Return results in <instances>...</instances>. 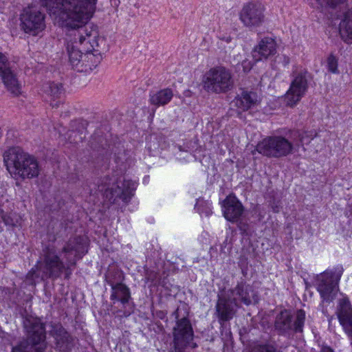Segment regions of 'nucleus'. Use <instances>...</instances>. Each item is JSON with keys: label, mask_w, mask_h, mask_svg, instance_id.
I'll use <instances>...</instances> for the list:
<instances>
[{"label": "nucleus", "mask_w": 352, "mask_h": 352, "mask_svg": "<svg viewBox=\"0 0 352 352\" xmlns=\"http://www.w3.org/2000/svg\"><path fill=\"white\" fill-rule=\"evenodd\" d=\"M294 135L298 138V141L294 140L293 144H294V148H299L301 146H303L305 143L309 142L310 140L314 138L312 134H309L308 132H300L299 131H296L294 133Z\"/></svg>", "instance_id": "nucleus-30"}, {"label": "nucleus", "mask_w": 352, "mask_h": 352, "mask_svg": "<svg viewBox=\"0 0 352 352\" xmlns=\"http://www.w3.org/2000/svg\"><path fill=\"white\" fill-rule=\"evenodd\" d=\"M0 217L6 226L14 227L19 223V218L16 213L5 214L3 212L2 214H0Z\"/></svg>", "instance_id": "nucleus-32"}, {"label": "nucleus", "mask_w": 352, "mask_h": 352, "mask_svg": "<svg viewBox=\"0 0 352 352\" xmlns=\"http://www.w3.org/2000/svg\"><path fill=\"white\" fill-rule=\"evenodd\" d=\"M321 5L326 4L331 8H336L338 5L346 4L347 0H317Z\"/></svg>", "instance_id": "nucleus-34"}, {"label": "nucleus", "mask_w": 352, "mask_h": 352, "mask_svg": "<svg viewBox=\"0 0 352 352\" xmlns=\"http://www.w3.org/2000/svg\"><path fill=\"white\" fill-rule=\"evenodd\" d=\"M322 312H323L324 314H326V311L322 310Z\"/></svg>", "instance_id": "nucleus-39"}, {"label": "nucleus", "mask_w": 352, "mask_h": 352, "mask_svg": "<svg viewBox=\"0 0 352 352\" xmlns=\"http://www.w3.org/2000/svg\"><path fill=\"white\" fill-rule=\"evenodd\" d=\"M96 3L97 0H43V5L56 16L61 25L69 30L74 43L90 45L84 54L85 71L92 70L102 60L100 53H93L98 52L94 48L100 40L98 32L90 25H85L94 13Z\"/></svg>", "instance_id": "nucleus-1"}, {"label": "nucleus", "mask_w": 352, "mask_h": 352, "mask_svg": "<svg viewBox=\"0 0 352 352\" xmlns=\"http://www.w3.org/2000/svg\"><path fill=\"white\" fill-rule=\"evenodd\" d=\"M173 315L175 316L176 324L173 327V344L175 352H184L183 349L186 346L193 338V330L190 320L184 317L179 319L178 309Z\"/></svg>", "instance_id": "nucleus-11"}, {"label": "nucleus", "mask_w": 352, "mask_h": 352, "mask_svg": "<svg viewBox=\"0 0 352 352\" xmlns=\"http://www.w3.org/2000/svg\"><path fill=\"white\" fill-rule=\"evenodd\" d=\"M265 8L258 1L245 3L240 12L239 19L243 25L250 30L261 26L265 21Z\"/></svg>", "instance_id": "nucleus-12"}, {"label": "nucleus", "mask_w": 352, "mask_h": 352, "mask_svg": "<svg viewBox=\"0 0 352 352\" xmlns=\"http://www.w3.org/2000/svg\"><path fill=\"white\" fill-rule=\"evenodd\" d=\"M44 91L54 99L60 98L63 92V88L60 83L54 82H48L44 86Z\"/></svg>", "instance_id": "nucleus-27"}, {"label": "nucleus", "mask_w": 352, "mask_h": 352, "mask_svg": "<svg viewBox=\"0 0 352 352\" xmlns=\"http://www.w3.org/2000/svg\"><path fill=\"white\" fill-rule=\"evenodd\" d=\"M204 87L208 92L226 93L233 87V80L229 69L223 66L210 69L204 76Z\"/></svg>", "instance_id": "nucleus-8"}, {"label": "nucleus", "mask_w": 352, "mask_h": 352, "mask_svg": "<svg viewBox=\"0 0 352 352\" xmlns=\"http://www.w3.org/2000/svg\"><path fill=\"white\" fill-rule=\"evenodd\" d=\"M23 324L27 336L12 347L11 352H44L47 343L45 327L41 319L30 316Z\"/></svg>", "instance_id": "nucleus-4"}, {"label": "nucleus", "mask_w": 352, "mask_h": 352, "mask_svg": "<svg viewBox=\"0 0 352 352\" xmlns=\"http://www.w3.org/2000/svg\"><path fill=\"white\" fill-rule=\"evenodd\" d=\"M337 315L340 324L351 339L352 346V305L347 297L339 299Z\"/></svg>", "instance_id": "nucleus-17"}, {"label": "nucleus", "mask_w": 352, "mask_h": 352, "mask_svg": "<svg viewBox=\"0 0 352 352\" xmlns=\"http://www.w3.org/2000/svg\"><path fill=\"white\" fill-rule=\"evenodd\" d=\"M50 334L55 340V349L58 352H70L74 346V338L60 323L51 325Z\"/></svg>", "instance_id": "nucleus-16"}, {"label": "nucleus", "mask_w": 352, "mask_h": 352, "mask_svg": "<svg viewBox=\"0 0 352 352\" xmlns=\"http://www.w3.org/2000/svg\"><path fill=\"white\" fill-rule=\"evenodd\" d=\"M274 211L276 212H278L279 211V208H278V206H276L275 208H274Z\"/></svg>", "instance_id": "nucleus-38"}, {"label": "nucleus", "mask_w": 352, "mask_h": 352, "mask_svg": "<svg viewBox=\"0 0 352 352\" xmlns=\"http://www.w3.org/2000/svg\"><path fill=\"white\" fill-rule=\"evenodd\" d=\"M339 34L345 43L352 44V9L343 13L339 24Z\"/></svg>", "instance_id": "nucleus-22"}, {"label": "nucleus", "mask_w": 352, "mask_h": 352, "mask_svg": "<svg viewBox=\"0 0 352 352\" xmlns=\"http://www.w3.org/2000/svg\"><path fill=\"white\" fill-rule=\"evenodd\" d=\"M111 287L110 299L113 301H120L123 305L127 303L131 298L129 288L122 283H111Z\"/></svg>", "instance_id": "nucleus-23"}, {"label": "nucleus", "mask_w": 352, "mask_h": 352, "mask_svg": "<svg viewBox=\"0 0 352 352\" xmlns=\"http://www.w3.org/2000/svg\"><path fill=\"white\" fill-rule=\"evenodd\" d=\"M20 19L21 29L25 33L35 35L45 27V15L34 7L29 6L24 8Z\"/></svg>", "instance_id": "nucleus-13"}, {"label": "nucleus", "mask_w": 352, "mask_h": 352, "mask_svg": "<svg viewBox=\"0 0 352 352\" xmlns=\"http://www.w3.org/2000/svg\"><path fill=\"white\" fill-rule=\"evenodd\" d=\"M231 298H235L237 296L241 302L245 305H250L254 302H257L258 298L256 292L250 285L244 282L239 283L234 289H228L226 292Z\"/></svg>", "instance_id": "nucleus-18"}, {"label": "nucleus", "mask_w": 352, "mask_h": 352, "mask_svg": "<svg viewBox=\"0 0 352 352\" xmlns=\"http://www.w3.org/2000/svg\"><path fill=\"white\" fill-rule=\"evenodd\" d=\"M90 144L94 149L104 151L103 155H108L113 152V148H111L107 135L104 136L100 131H96L94 133L90 140Z\"/></svg>", "instance_id": "nucleus-24"}, {"label": "nucleus", "mask_w": 352, "mask_h": 352, "mask_svg": "<svg viewBox=\"0 0 352 352\" xmlns=\"http://www.w3.org/2000/svg\"><path fill=\"white\" fill-rule=\"evenodd\" d=\"M6 170L14 179H34L40 174V166L36 158L24 151L19 146L10 147L3 155Z\"/></svg>", "instance_id": "nucleus-3"}, {"label": "nucleus", "mask_w": 352, "mask_h": 352, "mask_svg": "<svg viewBox=\"0 0 352 352\" xmlns=\"http://www.w3.org/2000/svg\"><path fill=\"white\" fill-rule=\"evenodd\" d=\"M67 52L69 60L72 67L76 68L78 72L84 71V64L85 58L84 54L73 45L67 46Z\"/></svg>", "instance_id": "nucleus-26"}, {"label": "nucleus", "mask_w": 352, "mask_h": 352, "mask_svg": "<svg viewBox=\"0 0 352 352\" xmlns=\"http://www.w3.org/2000/svg\"><path fill=\"white\" fill-rule=\"evenodd\" d=\"M250 352H281L269 342L255 343L250 346Z\"/></svg>", "instance_id": "nucleus-28"}, {"label": "nucleus", "mask_w": 352, "mask_h": 352, "mask_svg": "<svg viewBox=\"0 0 352 352\" xmlns=\"http://www.w3.org/2000/svg\"><path fill=\"white\" fill-rule=\"evenodd\" d=\"M0 77L8 91L14 96L21 94V87L16 74L7 56L1 52H0Z\"/></svg>", "instance_id": "nucleus-14"}, {"label": "nucleus", "mask_w": 352, "mask_h": 352, "mask_svg": "<svg viewBox=\"0 0 352 352\" xmlns=\"http://www.w3.org/2000/svg\"><path fill=\"white\" fill-rule=\"evenodd\" d=\"M320 352H334V351L329 346L322 345L320 349Z\"/></svg>", "instance_id": "nucleus-35"}, {"label": "nucleus", "mask_w": 352, "mask_h": 352, "mask_svg": "<svg viewBox=\"0 0 352 352\" xmlns=\"http://www.w3.org/2000/svg\"><path fill=\"white\" fill-rule=\"evenodd\" d=\"M224 217L229 221H237L244 211V208L239 200L235 197H227L223 203Z\"/></svg>", "instance_id": "nucleus-19"}, {"label": "nucleus", "mask_w": 352, "mask_h": 352, "mask_svg": "<svg viewBox=\"0 0 352 352\" xmlns=\"http://www.w3.org/2000/svg\"><path fill=\"white\" fill-rule=\"evenodd\" d=\"M238 307L237 299L231 298L225 292L218 296L215 309L216 314L220 324L232 320L236 313Z\"/></svg>", "instance_id": "nucleus-15"}, {"label": "nucleus", "mask_w": 352, "mask_h": 352, "mask_svg": "<svg viewBox=\"0 0 352 352\" xmlns=\"http://www.w3.org/2000/svg\"><path fill=\"white\" fill-rule=\"evenodd\" d=\"M338 58L333 54H329L327 58V70L332 73L338 74L340 71L338 68Z\"/></svg>", "instance_id": "nucleus-31"}, {"label": "nucleus", "mask_w": 352, "mask_h": 352, "mask_svg": "<svg viewBox=\"0 0 352 352\" xmlns=\"http://www.w3.org/2000/svg\"><path fill=\"white\" fill-rule=\"evenodd\" d=\"M310 74L306 69L300 68L292 72V80L289 89L285 95L287 106L296 105L305 95L308 89Z\"/></svg>", "instance_id": "nucleus-10"}, {"label": "nucleus", "mask_w": 352, "mask_h": 352, "mask_svg": "<svg viewBox=\"0 0 352 352\" xmlns=\"http://www.w3.org/2000/svg\"><path fill=\"white\" fill-rule=\"evenodd\" d=\"M342 265H337L333 270H327L318 274L316 278L317 291L323 301L331 302L338 292V283L343 274Z\"/></svg>", "instance_id": "nucleus-6"}, {"label": "nucleus", "mask_w": 352, "mask_h": 352, "mask_svg": "<svg viewBox=\"0 0 352 352\" xmlns=\"http://www.w3.org/2000/svg\"><path fill=\"white\" fill-rule=\"evenodd\" d=\"M69 243L61 250L57 249L54 243H45L43 252L36 262V265L27 274L28 278L34 277L41 279H56L65 271V278H69L72 274L71 267L76 265V261L81 258L87 252H80L83 248L82 243Z\"/></svg>", "instance_id": "nucleus-2"}, {"label": "nucleus", "mask_w": 352, "mask_h": 352, "mask_svg": "<svg viewBox=\"0 0 352 352\" xmlns=\"http://www.w3.org/2000/svg\"><path fill=\"white\" fill-rule=\"evenodd\" d=\"M294 149L293 142L281 135L268 136L256 145L257 151L267 157H285L292 154Z\"/></svg>", "instance_id": "nucleus-9"}, {"label": "nucleus", "mask_w": 352, "mask_h": 352, "mask_svg": "<svg viewBox=\"0 0 352 352\" xmlns=\"http://www.w3.org/2000/svg\"><path fill=\"white\" fill-rule=\"evenodd\" d=\"M290 62V58L288 56L283 54H278L274 58L272 66L274 69H280L281 67H286Z\"/></svg>", "instance_id": "nucleus-29"}, {"label": "nucleus", "mask_w": 352, "mask_h": 352, "mask_svg": "<svg viewBox=\"0 0 352 352\" xmlns=\"http://www.w3.org/2000/svg\"><path fill=\"white\" fill-rule=\"evenodd\" d=\"M276 51L275 40L270 37H265L254 47L252 56L255 61H259L263 58L267 59L270 56L274 54Z\"/></svg>", "instance_id": "nucleus-20"}, {"label": "nucleus", "mask_w": 352, "mask_h": 352, "mask_svg": "<svg viewBox=\"0 0 352 352\" xmlns=\"http://www.w3.org/2000/svg\"><path fill=\"white\" fill-rule=\"evenodd\" d=\"M173 96V91L168 88L158 91H152L150 93V102L157 107L164 106L170 101Z\"/></svg>", "instance_id": "nucleus-25"}, {"label": "nucleus", "mask_w": 352, "mask_h": 352, "mask_svg": "<svg viewBox=\"0 0 352 352\" xmlns=\"http://www.w3.org/2000/svg\"><path fill=\"white\" fill-rule=\"evenodd\" d=\"M195 209L201 215L204 214L206 217H209L212 214V210L209 204L203 201L197 202Z\"/></svg>", "instance_id": "nucleus-33"}, {"label": "nucleus", "mask_w": 352, "mask_h": 352, "mask_svg": "<svg viewBox=\"0 0 352 352\" xmlns=\"http://www.w3.org/2000/svg\"><path fill=\"white\" fill-rule=\"evenodd\" d=\"M2 203L0 201V214H2L3 213V210L1 208Z\"/></svg>", "instance_id": "nucleus-37"}, {"label": "nucleus", "mask_w": 352, "mask_h": 352, "mask_svg": "<svg viewBox=\"0 0 352 352\" xmlns=\"http://www.w3.org/2000/svg\"><path fill=\"white\" fill-rule=\"evenodd\" d=\"M234 105L242 111H248L258 103V96L254 91L242 90L234 100Z\"/></svg>", "instance_id": "nucleus-21"}, {"label": "nucleus", "mask_w": 352, "mask_h": 352, "mask_svg": "<svg viewBox=\"0 0 352 352\" xmlns=\"http://www.w3.org/2000/svg\"><path fill=\"white\" fill-rule=\"evenodd\" d=\"M305 319V311L302 309L296 310L294 315L285 309L276 316L274 328L279 335L283 336H289L292 333H302Z\"/></svg>", "instance_id": "nucleus-7"}, {"label": "nucleus", "mask_w": 352, "mask_h": 352, "mask_svg": "<svg viewBox=\"0 0 352 352\" xmlns=\"http://www.w3.org/2000/svg\"><path fill=\"white\" fill-rule=\"evenodd\" d=\"M97 186L98 190L109 201L113 203L117 198H120L123 201L128 202L133 196L138 184L135 181L124 178L120 186L118 184L117 178L113 175L100 178Z\"/></svg>", "instance_id": "nucleus-5"}, {"label": "nucleus", "mask_w": 352, "mask_h": 352, "mask_svg": "<svg viewBox=\"0 0 352 352\" xmlns=\"http://www.w3.org/2000/svg\"><path fill=\"white\" fill-rule=\"evenodd\" d=\"M58 105H59V102H51V106H52L53 108H58Z\"/></svg>", "instance_id": "nucleus-36"}]
</instances>
